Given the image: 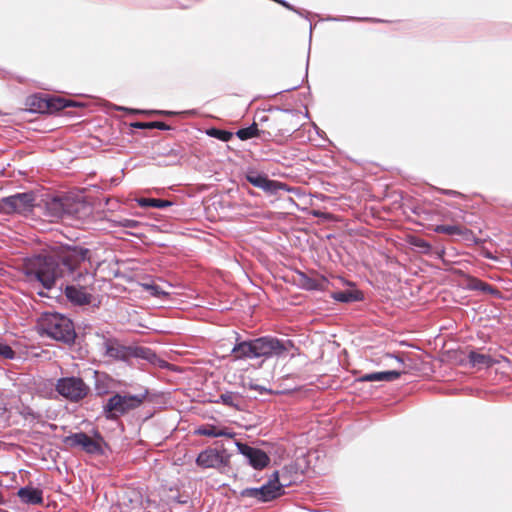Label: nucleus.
Wrapping results in <instances>:
<instances>
[{
    "mask_svg": "<svg viewBox=\"0 0 512 512\" xmlns=\"http://www.w3.org/2000/svg\"><path fill=\"white\" fill-rule=\"evenodd\" d=\"M90 250L83 247L68 248L58 254H37L25 259L24 273L32 285L51 290L64 287L67 299L77 305L89 304V287L94 283L90 272Z\"/></svg>",
    "mask_w": 512,
    "mask_h": 512,
    "instance_id": "nucleus-1",
    "label": "nucleus"
},
{
    "mask_svg": "<svg viewBox=\"0 0 512 512\" xmlns=\"http://www.w3.org/2000/svg\"><path fill=\"white\" fill-rule=\"evenodd\" d=\"M38 329L41 335L67 345L74 343L76 332L73 322L60 313L45 312L38 320Z\"/></svg>",
    "mask_w": 512,
    "mask_h": 512,
    "instance_id": "nucleus-2",
    "label": "nucleus"
},
{
    "mask_svg": "<svg viewBox=\"0 0 512 512\" xmlns=\"http://www.w3.org/2000/svg\"><path fill=\"white\" fill-rule=\"evenodd\" d=\"M146 395L147 392L138 395L115 394L108 399L103 407L105 417L109 420L117 419L119 416L127 413L128 411L139 407L146 398Z\"/></svg>",
    "mask_w": 512,
    "mask_h": 512,
    "instance_id": "nucleus-3",
    "label": "nucleus"
},
{
    "mask_svg": "<svg viewBox=\"0 0 512 512\" xmlns=\"http://www.w3.org/2000/svg\"><path fill=\"white\" fill-rule=\"evenodd\" d=\"M56 392L71 403H79L90 393V387L80 377H61L55 384Z\"/></svg>",
    "mask_w": 512,
    "mask_h": 512,
    "instance_id": "nucleus-4",
    "label": "nucleus"
},
{
    "mask_svg": "<svg viewBox=\"0 0 512 512\" xmlns=\"http://www.w3.org/2000/svg\"><path fill=\"white\" fill-rule=\"evenodd\" d=\"M47 214L54 219H66L69 217L80 218L82 214L89 212V207L80 202H72L70 199L53 198L46 205Z\"/></svg>",
    "mask_w": 512,
    "mask_h": 512,
    "instance_id": "nucleus-5",
    "label": "nucleus"
},
{
    "mask_svg": "<svg viewBox=\"0 0 512 512\" xmlns=\"http://www.w3.org/2000/svg\"><path fill=\"white\" fill-rule=\"evenodd\" d=\"M293 347L290 340H279L266 336L254 339L255 357H284L289 349Z\"/></svg>",
    "mask_w": 512,
    "mask_h": 512,
    "instance_id": "nucleus-6",
    "label": "nucleus"
},
{
    "mask_svg": "<svg viewBox=\"0 0 512 512\" xmlns=\"http://www.w3.org/2000/svg\"><path fill=\"white\" fill-rule=\"evenodd\" d=\"M95 436L98 440L92 439L84 432H78L66 436L63 442L71 448L81 447L88 454H102L101 441L103 438L98 432Z\"/></svg>",
    "mask_w": 512,
    "mask_h": 512,
    "instance_id": "nucleus-7",
    "label": "nucleus"
},
{
    "mask_svg": "<svg viewBox=\"0 0 512 512\" xmlns=\"http://www.w3.org/2000/svg\"><path fill=\"white\" fill-rule=\"evenodd\" d=\"M289 485L280 477L278 471H274L267 482L258 487L260 502L266 503L281 497L285 493V488Z\"/></svg>",
    "mask_w": 512,
    "mask_h": 512,
    "instance_id": "nucleus-8",
    "label": "nucleus"
},
{
    "mask_svg": "<svg viewBox=\"0 0 512 512\" xmlns=\"http://www.w3.org/2000/svg\"><path fill=\"white\" fill-rule=\"evenodd\" d=\"M74 102L62 97H41L35 96L31 99V110L39 113H54L68 106H75Z\"/></svg>",
    "mask_w": 512,
    "mask_h": 512,
    "instance_id": "nucleus-9",
    "label": "nucleus"
},
{
    "mask_svg": "<svg viewBox=\"0 0 512 512\" xmlns=\"http://www.w3.org/2000/svg\"><path fill=\"white\" fill-rule=\"evenodd\" d=\"M235 446L238 452L247 459L248 464L255 470H262L269 465L270 457L263 450L239 441L235 442Z\"/></svg>",
    "mask_w": 512,
    "mask_h": 512,
    "instance_id": "nucleus-10",
    "label": "nucleus"
},
{
    "mask_svg": "<svg viewBox=\"0 0 512 512\" xmlns=\"http://www.w3.org/2000/svg\"><path fill=\"white\" fill-rule=\"evenodd\" d=\"M246 180L264 192L275 195L279 191H288L287 185L285 183L271 180L266 175L258 173L257 171L251 170L248 171L245 175Z\"/></svg>",
    "mask_w": 512,
    "mask_h": 512,
    "instance_id": "nucleus-11",
    "label": "nucleus"
},
{
    "mask_svg": "<svg viewBox=\"0 0 512 512\" xmlns=\"http://www.w3.org/2000/svg\"><path fill=\"white\" fill-rule=\"evenodd\" d=\"M34 197L31 193H17L2 198V213H24L33 206Z\"/></svg>",
    "mask_w": 512,
    "mask_h": 512,
    "instance_id": "nucleus-12",
    "label": "nucleus"
},
{
    "mask_svg": "<svg viewBox=\"0 0 512 512\" xmlns=\"http://www.w3.org/2000/svg\"><path fill=\"white\" fill-rule=\"evenodd\" d=\"M230 456L228 454L220 453L213 448H207L199 453L196 458V464L201 468H214L220 469L221 467L229 464Z\"/></svg>",
    "mask_w": 512,
    "mask_h": 512,
    "instance_id": "nucleus-13",
    "label": "nucleus"
},
{
    "mask_svg": "<svg viewBox=\"0 0 512 512\" xmlns=\"http://www.w3.org/2000/svg\"><path fill=\"white\" fill-rule=\"evenodd\" d=\"M104 355L115 360L127 361L131 356V347L121 345L114 338H105L102 343Z\"/></svg>",
    "mask_w": 512,
    "mask_h": 512,
    "instance_id": "nucleus-14",
    "label": "nucleus"
},
{
    "mask_svg": "<svg viewBox=\"0 0 512 512\" xmlns=\"http://www.w3.org/2000/svg\"><path fill=\"white\" fill-rule=\"evenodd\" d=\"M22 503L28 505H38L43 502V492L39 488L25 486L21 487L17 492Z\"/></svg>",
    "mask_w": 512,
    "mask_h": 512,
    "instance_id": "nucleus-15",
    "label": "nucleus"
},
{
    "mask_svg": "<svg viewBox=\"0 0 512 512\" xmlns=\"http://www.w3.org/2000/svg\"><path fill=\"white\" fill-rule=\"evenodd\" d=\"M401 375L400 371L391 370V371H381V372H373L366 373L358 378L360 382H392L398 379Z\"/></svg>",
    "mask_w": 512,
    "mask_h": 512,
    "instance_id": "nucleus-16",
    "label": "nucleus"
},
{
    "mask_svg": "<svg viewBox=\"0 0 512 512\" xmlns=\"http://www.w3.org/2000/svg\"><path fill=\"white\" fill-rule=\"evenodd\" d=\"M301 278V285L306 290L326 291L328 289L329 281L323 276L311 278L302 274Z\"/></svg>",
    "mask_w": 512,
    "mask_h": 512,
    "instance_id": "nucleus-17",
    "label": "nucleus"
},
{
    "mask_svg": "<svg viewBox=\"0 0 512 512\" xmlns=\"http://www.w3.org/2000/svg\"><path fill=\"white\" fill-rule=\"evenodd\" d=\"M196 434L207 437H227L234 438L236 433L228 428H218L214 425H204L196 430Z\"/></svg>",
    "mask_w": 512,
    "mask_h": 512,
    "instance_id": "nucleus-18",
    "label": "nucleus"
},
{
    "mask_svg": "<svg viewBox=\"0 0 512 512\" xmlns=\"http://www.w3.org/2000/svg\"><path fill=\"white\" fill-rule=\"evenodd\" d=\"M232 353L236 360L238 359H253L255 357V349H254V340L251 341H242L236 344Z\"/></svg>",
    "mask_w": 512,
    "mask_h": 512,
    "instance_id": "nucleus-19",
    "label": "nucleus"
},
{
    "mask_svg": "<svg viewBox=\"0 0 512 512\" xmlns=\"http://www.w3.org/2000/svg\"><path fill=\"white\" fill-rule=\"evenodd\" d=\"M331 297L338 302L353 303L361 301L363 299V294L357 289H349L333 292Z\"/></svg>",
    "mask_w": 512,
    "mask_h": 512,
    "instance_id": "nucleus-20",
    "label": "nucleus"
},
{
    "mask_svg": "<svg viewBox=\"0 0 512 512\" xmlns=\"http://www.w3.org/2000/svg\"><path fill=\"white\" fill-rule=\"evenodd\" d=\"M469 363L473 367L477 368H488L494 364V360L488 354H482L475 351H471L468 355Z\"/></svg>",
    "mask_w": 512,
    "mask_h": 512,
    "instance_id": "nucleus-21",
    "label": "nucleus"
},
{
    "mask_svg": "<svg viewBox=\"0 0 512 512\" xmlns=\"http://www.w3.org/2000/svg\"><path fill=\"white\" fill-rule=\"evenodd\" d=\"M467 288L474 291H482L492 295H497L499 293L496 288L477 278H470L467 283Z\"/></svg>",
    "mask_w": 512,
    "mask_h": 512,
    "instance_id": "nucleus-22",
    "label": "nucleus"
},
{
    "mask_svg": "<svg viewBox=\"0 0 512 512\" xmlns=\"http://www.w3.org/2000/svg\"><path fill=\"white\" fill-rule=\"evenodd\" d=\"M260 130L258 129V125L253 122L250 126L246 128H241L236 132V136L240 140H249L251 138L259 136Z\"/></svg>",
    "mask_w": 512,
    "mask_h": 512,
    "instance_id": "nucleus-23",
    "label": "nucleus"
},
{
    "mask_svg": "<svg viewBox=\"0 0 512 512\" xmlns=\"http://www.w3.org/2000/svg\"><path fill=\"white\" fill-rule=\"evenodd\" d=\"M138 204L141 207H154L162 209L171 206L172 202L157 198H141L138 200Z\"/></svg>",
    "mask_w": 512,
    "mask_h": 512,
    "instance_id": "nucleus-24",
    "label": "nucleus"
},
{
    "mask_svg": "<svg viewBox=\"0 0 512 512\" xmlns=\"http://www.w3.org/2000/svg\"><path fill=\"white\" fill-rule=\"evenodd\" d=\"M237 394L234 392H225L219 396V399L216 401L217 403H222L226 406L232 408H238V403L236 402Z\"/></svg>",
    "mask_w": 512,
    "mask_h": 512,
    "instance_id": "nucleus-25",
    "label": "nucleus"
},
{
    "mask_svg": "<svg viewBox=\"0 0 512 512\" xmlns=\"http://www.w3.org/2000/svg\"><path fill=\"white\" fill-rule=\"evenodd\" d=\"M207 134L211 137H214L220 141H223V142H228L232 139L233 137V133L232 132H229V131H226V130H221V129H216V128H211L207 131Z\"/></svg>",
    "mask_w": 512,
    "mask_h": 512,
    "instance_id": "nucleus-26",
    "label": "nucleus"
},
{
    "mask_svg": "<svg viewBox=\"0 0 512 512\" xmlns=\"http://www.w3.org/2000/svg\"><path fill=\"white\" fill-rule=\"evenodd\" d=\"M131 356L147 359L149 361L155 358V354L149 348L144 347L131 348Z\"/></svg>",
    "mask_w": 512,
    "mask_h": 512,
    "instance_id": "nucleus-27",
    "label": "nucleus"
},
{
    "mask_svg": "<svg viewBox=\"0 0 512 512\" xmlns=\"http://www.w3.org/2000/svg\"><path fill=\"white\" fill-rule=\"evenodd\" d=\"M435 232L443 233L447 235H456L460 234V228L456 225H438L435 228Z\"/></svg>",
    "mask_w": 512,
    "mask_h": 512,
    "instance_id": "nucleus-28",
    "label": "nucleus"
},
{
    "mask_svg": "<svg viewBox=\"0 0 512 512\" xmlns=\"http://www.w3.org/2000/svg\"><path fill=\"white\" fill-rule=\"evenodd\" d=\"M411 244L414 247L420 249V251L425 254L429 253L431 250V245L427 241H425L424 239H421V238H413L411 240Z\"/></svg>",
    "mask_w": 512,
    "mask_h": 512,
    "instance_id": "nucleus-29",
    "label": "nucleus"
},
{
    "mask_svg": "<svg viewBox=\"0 0 512 512\" xmlns=\"http://www.w3.org/2000/svg\"><path fill=\"white\" fill-rule=\"evenodd\" d=\"M258 487H250L245 488L242 491H240V497L242 498H254L258 502H260V495H259Z\"/></svg>",
    "mask_w": 512,
    "mask_h": 512,
    "instance_id": "nucleus-30",
    "label": "nucleus"
},
{
    "mask_svg": "<svg viewBox=\"0 0 512 512\" xmlns=\"http://www.w3.org/2000/svg\"><path fill=\"white\" fill-rule=\"evenodd\" d=\"M116 109L117 110H127V111H130L132 113H143V114H160V115H172V114H174L173 112L164 111V110H152V111L133 110V109H127V108L120 107V106H117Z\"/></svg>",
    "mask_w": 512,
    "mask_h": 512,
    "instance_id": "nucleus-31",
    "label": "nucleus"
},
{
    "mask_svg": "<svg viewBox=\"0 0 512 512\" xmlns=\"http://www.w3.org/2000/svg\"><path fill=\"white\" fill-rule=\"evenodd\" d=\"M119 225L124 228H137L140 225V222L134 219H122L119 221Z\"/></svg>",
    "mask_w": 512,
    "mask_h": 512,
    "instance_id": "nucleus-32",
    "label": "nucleus"
},
{
    "mask_svg": "<svg viewBox=\"0 0 512 512\" xmlns=\"http://www.w3.org/2000/svg\"><path fill=\"white\" fill-rule=\"evenodd\" d=\"M2 358L15 359L16 352L9 345L2 344Z\"/></svg>",
    "mask_w": 512,
    "mask_h": 512,
    "instance_id": "nucleus-33",
    "label": "nucleus"
},
{
    "mask_svg": "<svg viewBox=\"0 0 512 512\" xmlns=\"http://www.w3.org/2000/svg\"><path fill=\"white\" fill-rule=\"evenodd\" d=\"M282 116L277 120L279 124H284L289 121V119L295 118V115L290 110H281Z\"/></svg>",
    "mask_w": 512,
    "mask_h": 512,
    "instance_id": "nucleus-34",
    "label": "nucleus"
},
{
    "mask_svg": "<svg viewBox=\"0 0 512 512\" xmlns=\"http://www.w3.org/2000/svg\"><path fill=\"white\" fill-rule=\"evenodd\" d=\"M150 125H151V128H156L159 130H169L170 129V127L166 123L160 122V121L150 122Z\"/></svg>",
    "mask_w": 512,
    "mask_h": 512,
    "instance_id": "nucleus-35",
    "label": "nucleus"
},
{
    "mask_svg": "<svg viewBox=\"0 0 512 512\" xmlns=\"http://www.w3.org/2000/svg\"><path fill=\"white\" fill-rule=\"evenodd\" d=\"M243 387H249L250 389L259 391L261 394L267 391L266 388L257 384H253L251 381L248 384L243 383Z\"/></svg>",
    "mask_w": 512,
    "mask_h": 512,
    "instance_id": "nucleus-36",
    "label": "nucleus"
},
{
    "mask_svg": "<svg viewBox=\"0 0 512 512\" xmlns=\"http://www.w3.org/2000/svg\"><path fill=\"white\" fill-rule=\"evenodd\" d=\"M132 126L134 128H138V129H146V128L152 129L151 125H150V122H148V123L136 122V123H133Z\"/></svg>",
    "mask_w": 512,
    "mask_h": 512,
    "instance_id": "nucleus-37",
    "label": "nucleus"
},
{
    "mask_svg": "<svg viewBox=\"0 0 512 512\" xmlns=\"http://www.w3.org/2000/svg\"><path fill=\"white\" fill-rule=\"evenodd\" d=\"M148 288L151 289V294L154 296H158L161 294V291L158 286L152 285V286H148Z\"/></svg>",
    "mask_w": 512,
    "mask_h": 512,
    "instance_id": "nucleus-38",
    "label": "nucleus"
},
{
    "mask_svg": "<svg viewBox=\"0 0 512 512\" xmlns=\"http://www.w3.org/2000/svg\"><path fill=\"white\" fill-rule=\"evenodd\" d=\"M345 20L378 21L377 19H372V18H354V17H347Z\"/></svg>",
    "mask_w": 512,
    "mask_h": 512,
    "instance_id": "nucleus-39",
    "label": "nucleus"
},
{
    "mask_svg": "<svg viewBox=\"0 0 512 512\" xmlns=\"http://www.w3.org/2000/svg\"><path fill=\"white\" fill-rule=\"evenodd\" d=\"M443 194L449 195V196H458L459 193L455 190H442Z\"/></svg>",
    "mask_w": 512,
    "mask_h": 512,
    "instance_id": "nucleus-40",
    "label": "nucleus"
},
{
    "mask_svg": "<svg viewBox=\"0 0 512 512\" xmlns=\"http://www.w3.org/2000/svg\"><path fill=\"white\" fill-rule=\"evenodd\" d=\"M296 126H297V123H295L290 129H279V130L281 131V134H285V133H289V132L295 130Z\"/></svg>",
    "mask_w": 512,
    "mask_h": 512,
    "instance_id": "nucleus-41",
    "label": "nucleus"
},
{
    "mask_svg": "<svg viewBox=\"0 0 512 512\" xmlns=\"http://www.w3.org/2000/svg\"><path fill=\"white\" fill-rule=\"evenodd\" d=\"M1 175H2V177H5V176H6L5 169H2Z\"/></svg>",
    "mask_w": 512,
    "mask_h": 512,
    "instance_id": "nucleus-42",
    "label": "nucleus"
},
{
    "mask_svg": "<svg viewBox=\"0 0 512 512\" xmlns=\"http://www.w3.org/2000/svg\"><path fill=\"white\" fill-rule=\"evenodd\" d=\"M38 294H39L40 296H46V294H45L43 291H39V292H38Z\"/></svg>",
    "mask_w": 512,
    "mask_h": 512,
    "instance_id": "nucleus-43",
    "label": "nucleus"
},
{
    "mask_svg": "<svg viewBox=\"0 0 512 512\" xmlns=\"http://www.w3.org/2000/svg\"><path fill=\"white\" fill-rule=\"evenodd\" d=\"M395 358H396V360H397L398 362L403 363V360H402L401 358H399V357H395Z\"/></svg>",
    "mask_w": 512,
    "mask_h": 512,
    "instance_id": "nucleus-44",
    "label": "nucleus"
},
{
    "mask_svg": "<svg viewBox=\"0 0 512 512\" xmlns=\"http://www.w3.org/2000/svg\"><path fill=\"white\" fill-rule=\"evenodd\" d=\"M330 20L339 21L340 19L339 18H330Z\"/></svg>",
    "mask_w": 512,
    "mask_h": 512,
    "instance_id": "nucleus-45",
    "label": "nucleus"
},
{
    "mask_svg": "<svg viewBox=\"0 0 512 512\" xmlns=\"http://www.w3.org/2000/svg\"><path fill=\"white\" fill-rule=\"evenodd\" d=\"M7 132L6 130H2V133ZM1 137H4V134H1Z\"/></svg>",
    "mask_w": 512,
    "mask_h": 512,
    "instance_id": "nucleus-46",
    "label": "nucleus"
}]
</instances>
